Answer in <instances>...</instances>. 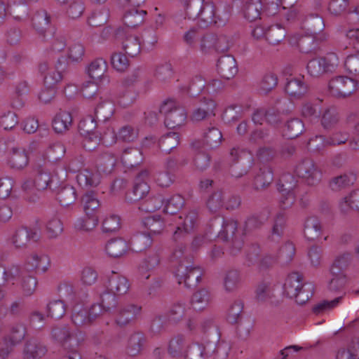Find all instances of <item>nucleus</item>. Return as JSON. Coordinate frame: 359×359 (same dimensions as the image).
Here are the masks:
<instances>
[{
    "mask_svg": "<svg viewBox=\"0 0 359 359\" xmlns=\"http://www.w3.org/2000/svg\"><path fill=\"white\" fill-rule=\"evenodd\" d=\"M180 143V135L175 132H170L163 135L158 140V147L161 151L169 154L177 148Z\"/></svg>",
    "mask_w": 359,
    "mask_h": 359,
    "instance_id": "36",
    "label": "nucleus"
},
{
    "mask_svg": "<svg viewBox=\"0 0 359 359\" xmlns=\"http://www.w3.org/2000/svg\"><path fill=\"white\" fill-rule=\"evenodd\" d=\"M143 154L138 148H127L122 154L121 161L126 168H133L140 165L143 161Z\"/></svg>",
    "mask_w": 359,
    "mask_h": 359,
    "instance_id": "32",
    "label": "nucleus"
},
{
    "mask_svg": "<svg viewBox=\"0 0 359 359\" xmlns=\"http://www.w3.org/2000/svg\"><path fill=\"white\" fill-rule=\"evenodd\" d=\"M304 130V125L299 118H292L285 123L283 129V136L287 139H294L299 137Z\"/></svg>",
    "mask_w": 359,
    "mask_h": 359,
    "instance_id": "45",
    "label": "nucleus"
},
{
    "mask_svg": "<svg viewBox=\"0 0 359 359\" xmlns=\"http://www.w3.org/2000/svg\"><path fill=\"white\" fill-rule=\"evenodd\" d=\"M339 65V57L334 53L310 60L306 65L308 74L315 78L322 77L335 72Z\"/></svg>",
    "mask_w": 359,
    "mask_h": 359,
    "instance_id": "6",
    "label": "nucleus"
},
{
    "mask_svg": "<svg viewBox=\"0 0 359 359\" xmlns=\"http://www.w3.org/2000/svg\"><path fill=\"white\" fill-rule=\"evenodd\" d=\"M47 352L46 346L36 339H30L25 345L23 351L24 359H40Z\"/></svg>",
    "mask_w": 359,
    "mask_h": 359,
    "instance_id": "26",
    "label": "nucleus"
},
{
    "mask_svg": "<svg viewBox=\"0 0 359 359\" xmlns=\"http://www.w3.org/2000/svg\"><path fill=\"white\" fill-rule=\"evenodd\" d=\"M242 284V276L237 269L228 270L224 276L223 285L226 292H234Z\"/></svg>",
    "mask_w": 359,
    "mask_h": 359,
    "instance_id": "29",
    "label": "nucleus"
},
{
    "mask_svg": "<svg viewBox=\"0 0 359 359\" xmlns=\"http://www.w3.org/2000/svg\"><path fill=\"white\" fill-rule=\"evenodd\" d=\"M217 69L220 76L227 80L233 78L238 73L237 62L231 55H225L217 60Z\"/></svg>",
    "mask_w": 359,
    "mask_h": 359,
    "instance_id": "18",
    "label": "nucleus"
},
{
    "mask_svg": "<svg viewBox=\"0 0 359 359\" xmlns=\"http://www.w3.org/2000/svg\"><path fill=\"white\" fill-rule=\"evenodd\" d=\"M22 190L24 192L26 200L29 202L34 203L39 198L40 193L41 192L34 180L27 179L22 184Z\"/></svg>",
    "mask_w": 359,
    "mask_h": 359,
    "instance_id": "63",
    "label": "nucleus"
},
{
    "mask_svg": "<svg viewBox=\"0 0 359 359\" xmlns=\"http://www.w3.org/2000/svg\"><path fill=\"white\" fill-rule=\"evenodd\" d=\"M41 231L36 227L21 226L16 229L12 237V243L17 249L26 248L30 241L37 242Z\"/></svg>",
    "mask_w": 359,
    "mask_h": 359,
    "instance_id": "15",
    "label": "nucleus"
},
{
    "mask_svg": "<svg viewBox=\"0 0 359 359\" xmlns=\"http://www.w3.org/2000/svg\"><path fill=\"white\" fill-rule=\"evenodd\" d=\"M330 93L337 97L350 96L357 90V81L345 76L332 79L329 83Z\"/></svg>",
    "mask_w": 359,
    "mask_h": 359,
    "instance_id": "13",
    "label": "nucleus"
},
{
    "mask_svg": "<svg viewBox=\"0 0 359 359\" xmlns=\"http://www.w3.org/2000/svg\"><path fill=\"white\" fill-rule=\"evenodd\" d=\"M114 324L120 329H124L135 324L142 313V306L128 303L118 306L114 311Z\"/></svg>",
    "mask_w": 359,
    "mask_h": 359,
    "instance_id": "8",
    "label": "nucleus"
},
{
    "mask_svg": "<svg viewBox=\"0 0 359 359\" xmlns=\"http://www.w3.org/2000/svg\"><path fill=\"white\" fill-rule=\"evenodd\" d=\"M76 180L81 187H95L100 182V175L95 170L85 168L79 172Z\"/></svg>",
    "mask_w": 359,
    "mask_h": 359,
    "instance_id": "27",
    "label": "nucleus"
},
{
    "mask_svg": "<svg viewBox=\"0 0 359 359\" xmlns=\"http://www.w3.org/2000/svg\"><path fill=\"white\" fill-rule=\"evenodd\" d=\"M168 219L162 218L160 215L149 216L144 219L143 225L153 233H160L164 229Z\"/></svg>",
    "mask_w": 359,
    "mask_h": 359,
    "instance_id": "53",
    "label": "nucleus"
},
{
    "mask_svg": "<svg viewBox=\"0 0 359 359\" xmlns=\"http://www.w3.org/2000/svg\"><path fill=\"white\" fill-rule=\"evenodd\" d=\"M244 303L241 299H236L230 305L228 311L226 319L231 324L238 323L243 318V310Z\"/></svg>",
    "mask_w": 359,
    "mask_h": 359,
    "instance_id": "58",
    "label": "nucleus"
},
{
    "mask_svg": "<svg viewBox=\"0 0 359 359\" xmlns=\"http://www.w3.org/2000/svg\"><path fill=\"white\" fill-rule=\"evenodd\" d=\"M267 221V216L264 215H255L250 216L245 222L243 233L248 234L259 229Z\"/></svg>",
    "mask_w": 359,
    "mask_h": 359,
    "instance_id": "62",
    "label": "nucleus"
},
{
    "mask_svg": "<svg viewBox=\"0 0 359 359\" xmlns=\"http://www.w3.org/2000/svg\"><path fill=\"white\" fill-rule=\"evenodd\" d=\"M72 321L76 327H83L92 323L88 309L80 305L74 307L72 313Z\"/></svg>",
    "mask_w": 359,
    "mask_h": 359,
    "instance_id": "55",
    "label": "nucleus"
},
{
    "mask_svg": "<svg viewBox=\"0 0 359 359\" xmlns=\"http://www.w3.org/2000/svg\"><path fill=\"white\" fill-rule=\"evenodd\" d=\"M187 310V305L184 303L177 302L170 306L165 316L170 324L177 325L184 319Z\"/></svg>",
    "mask_w": 359,
    "mask_h": 359,
    "instance_id": "38",
    "label": "nucleus"
},
{
    "mask_svg": "<svg viewBox=\"0 0 359 359\" xmlns=\"http://www.w3.org/2000/svg\"><path fill=\"white\" fill-rule=\"evenodd\" d=\"M47 316L55 319L62 318L66 313L67 306L63 300H53L47 305Z\"/></svg>",
    "mask_w": 359,
    "mask_h": 359,
    "instance_id": "60",
    "label": "nucleus"
},
{
    "mask_svg": "<svg viewBox=\"0 0 359 359\" xmlns=\"http://www.w3.org/2000/svg\"><path fill=\"white\" fill-rule=\"evenodd\" d=\"M146 14L144 10L131 9L125 13L123 22L128 27L135 28L143 23Z\"/></svg>",
    "mask_w": 359,
    "mask_h": 359,
    "instance_id": "48",
    "label": "nucleus"
},
{
    "mask_svg": "<svg viewBox=\"0 0 359 359\" xmlns=\"http://www.w3.org/2000/svg\"><path fill=\"white\" fill-rule=\"evenodd\" d=\"M297 175L304 179L306 183L309 186H316L318 184L322 179V172L315 162L306 158L301 161L295 168Z\"/></svg>",
    "mask_w": 359,
    "mask_h": 359,
    "instance_id": "11",
    "label": "nucleus"
},
{
    "mask_svg": "<svg viewBox=\"0 0 359 359\" xmlns=\"http://www.w3.org/2000/svg\"><path fill=\"white\" fill-rule=\"evenodd\" d=\"M159 111L165 114V125L170 129L184 125L187 119L185 109L174 100L165 101L160 107Z\"/></svg>",
    "mask_w": 359,
    "mask_h": 359,
    "instance_id": "7",
    "label": "nucleus"
},
{
    "mask_svg": "<svg viewBox=\"0 0 359 359\" xmlns=\"http://www.w3.org/2000/svg\"><path fill=\"white\" fill-rule=\"evenodd\" d=\"M231 346L225 341H208L207 351L212 359H228Z\"/></svg>",
    "mask_w": 359,
    "mask_h": 359,
    "instance_id": "25",
    "label": "nucleus"
},
{
    "mask_svg": "<svg viewBox=\"0 0 359 359\" xmlns=\"http://www.w3.org/2000/svg\"><path fill=\"white\" fill-rule=\"evenodd\" d=\"M323 227L320 219L316 216L308 217L304 224V236L310 241L319 239L323 233Z\"/></svg>",
    "mask_w": 359,
    "mask_h": 359,
    "instance_id": "21",
    "label": "nucleus"
},
{
    "mask_svg": "<svg viewBox=\"0 0 359 359\" xmlns=\"http://www.w3.org/2000/svg\"><path fill=\"white\" fill-rule=\"evenodd\" d=\"M6 273L8 276V278L11 280L13 284L17 279L18 276H34L36 272V265L32 264L29 261L26 259L25 264L22 266L20 265H11V266L6 268Z\"/></svg>",
    "mask_w": 359,
    "mask_h": 359,
    "instance_id": "28",
    "label": "nucleus"
},
{
    "mask_svg": "<svg viewBox=\"0 0 359 359\" xmlns=\"http://www.w3.org/2000/svg\"><path fill=\"white\" fill-rule=\"evenodd\" d=\"M226 193L223 190H217L208 198L206 205L210 212L216 213L224 206Z\"/></svg>",
    "mask_w": 359,
    "mask_h": 359,
    "instance_id": "44",
    "label": "nucleus"
},
{
    "mask_svg": "<svg viewBox=\"0 0 359 359\" xmlns=\"http://www.w3.org/2000/svg\"><path fill=\"white\" fill-rule=\"evenodd\" d=\"M203 137L206 147L215 149L219 146L222 140V132L214 125L211 124L204 130Z\"/></svg>",
    "mask_w": 359,
    "mask_h": 359,
    "instance_id": "35",
    "label": "nucleus"
},
{
    "mask_svg": "<svg viewBox=\"0 0 359 359\" xmlns=\"http://www.w3.org/2000/svg\"><path fill=\"white\" fill-rule=\"evenodd\" d=\"M107 70V63L102 58L92 61L88 67V74L94 80H103Z\"/></svg>",
    "mask_w": 359,
    "mask_h": 359,
    "instance_id": "40",
    "label": "nucleus"
},
{
    "mask_svg": "<svg viewBox=\"0 0 359 359\" xmlns=\"http://www.w3.org/2000/svg\"><path fill=\"white\" fill-rule=\"evenodd\" d=\"M68 62L67 60L61 57L57 59L55 65L50 68L47 62H41L38 65L39 74L43 78V84L45 88H53L64 79Z\"/></svg>",
    "mask_w": 359,
    "mask_h": 359,
    "instance_id": "5",
    "label": "nucleus"
},
{
    "mask_svg": "<svg viewBox=\"0 0 359 359\" xmlns=\"http://www.w3.org/2000/svg\"><path fill=\"white\" fill-rule=\"evenodd\" d=\"M339 116L337 109L330 107L325 109L321 117V125L324 129L331 130L339 122Z\"/></svg>",
    "mask_w": 359,
    "mask_h": 359,
    "instance_id": "57",
    "label": "nucleus"
},
{
    "mask_svg": "<svg viewBox=\"0 0 359 359\" xmlns=\"http://www.w3.org/2000/svg\"><path fill=\"white\" fill-rule=\"evenodd\" d=\"M314 285L312 283H304L303 276L298 272L288 275L284 283V294L294 299L299 305L306 303L313 295Z\"/></svg>",
    "mask_w": 359,
    "mask_h": 359,
    "instance_id": "2",
    "label": "nucleus"
},
{
    "mask_svg": "<svg viewBox=\"0 0 359 359\" xmlns=\"http://www.w3.org/2000/svg\"><path fill=\"white\" fill-rule=\"evenodd\" d=\"M33 27L40 34H43L48 27L50 15L45 10L36 12L32 18Z\"/></svg>",
    "mask_w": 359,
    "mask_h": 359,
    "instance_id": "56",
    "label": "nucleus"
},
{
    "mask_svg": "<svg viewBox=\"0 0 359 359\" xmlns=\"http://www.w3.org/2000/svg\"><path fill=\"white\" fill-rule=\"evenodd\" d=\"M208 341L204 343H193L189 345L185 355L186 359H207L209 358L207 351Z\"/></svg>",
    "mask_w": 359,
    "mask_h": 359,
    "instance_id": "47",
    "label": "nucleus"
},
{
    "mask_svg": "<svg viewBox=\"0 0 359 359\" xmlns=\"http://www.w3.org/2000/svg\"><path fill=\"white\" fill-rule=\"evenodd\" d=\"M177 226L173 233V239L177 242L176 247L183 243L186 247L184 242L188 238L189 235L191 233L198 223V212L196 210H190L183 218L182 216L175 217Z\"/></svg>",
    "mask_w": 359,
    "mask_h": 359,
    "instance_id": "10",
    "label": "nucleus"
},
{
    "mask_svg": "<svg viewBox=\"0 0 359 359\" xmlns=\"http://www.w3.org/2000/svg\"><path fill=\"white\" fill-rule=\"evenodd\" d=\"M149 172L147 170L140 172L134 182L133 189L128 191L126 194L125 201L129 204H133L143 200L149 194L150 187L146 180L148 178Z\"/></svg>",
    "mask_w": 359,
    "mask_h": 359,
    "instance_id": "12",
    "label": "nucleus"
},
{
    "mask_svg": "<svg viewBox=\"0 0 359 359\" xmlns=\"http://www.w3.org/2000/svg\"><path fill=\"white\" fill-rule=\"evenodd\" d=\"M289 43L296 46L303 53H309L318 48V41L316 35L309 34L306 35L295 34L289 37Z\"/></svg>",
    "mask_w": 359,
    "mask_h": 359,
    "instance_id": "16",
    "label": "nucleus"
},
{
    "mask_svg": "<svg viewBox=\"0 0 359 359\" xmlns=\"http://www.w3.org/2000/svg\"><path fill=\"white\" fill-rule=\"evenodd\" d=\"M273 181V173L271 168H262L255 177L253 187L257 191L264 190Z\"/></svg>",
    "mask_w": 359,
    "mask_h": 359,
    "instance_id": "34",
    "label": "nucleus"
},
{
    "mask_svg": "<svg viewBox=\"0 0 359 359\" xmlns=\"http://www.w3.org/2000/svg\"><path fill=\"white\" fill-rule=\"evenodd\" d=\"M230 156L233 161L241 158L245 163L243 165L241 163L231 166L230 172L233 177L240 178L250 171L253 165V158L248 152L239 147H233L231 149Z\"/></svg>",
    "mask_w": 359,
    "mask_h": 359,
    "instance_id": "14",
    "label": "nucleus"
},
{
    "mask_svg": "<svg viewBox=\"0 0 359 359\" xmlns=\"http://www.w3.org/2000/svg\"><path fill=\"white\" fill-rule=\"evenodd\" d=\"M356 180V175L353 172L344 173L333 177L330 182V187L333 191H340L352 186Z\"/></svg>",
    "mask_w": 359,
    "mask_h": 359,
    "instance_id": "39",
    "label": "nucleus"
},
{
    "mask_svg": "<svg viewBox=\"0 0 359 359\" xmlns=\"http://www.w3.org/2000/svg\"><path fill=\"white\" fill-rule=\"evenodd\" d=\"M28 163V156L25 150L21 148L13 147L11 149L9 158V164L11 168L22 169Z\"/></svg>",
    "mask_w": 359,
    "mask_h": 359,
    "instance_id": "51",
    "label": "nucleus"
},
{
    "mask_svg": "<svg viewBox=\"0 0 359 359\" xmlns=\"http://www.w3.org/2000/svg\"><path fill=\"white\" fill-rule=\"evenodd\" d=\"M128 248L127 242L121 238L110 240L105 248L107 254L114 258L123 255L127 252Z\"/></svg>",
    "mask_w": 359,
    "mask_h": 359,
    "instance_id": "42",
    "label": "nucleus"
},
{
    "mask_svg": "<svg viewBox=\"0 0 359 359\" xmlns=\"http://www.w3.org/2000/svg\"><path fill=\"white\" fill-rule=\"evenodd\" d=\"M76 191L72 186L65 185L60 188L57 194V200L63 207H69L76 202Z\"/></svg>",
    "mask_w": 359,
    "mask_h": 359,
    "instance_id": "41",
    "label": "nucleus"
},
{
    "mask_svg": "<svg viewBox=\"0 0 359 359\" xmlns=\"http://www.w3.org/2000/svg\"><path fill=\"white\" fill-rule=\"evenodd\" d=\"M186 250L183 243L175 247L170 262L178 283H184L185 287L191 288L200 282L203 273L200 267L194 266L192 257L185 255Z\"/></svg>",
    "mask_w": 359,
    "mask_h": 359,
    "instance_id": "1",
    "label": "nucleus"
},
{
    "mask_svg": "<svg viewBox=\"0 0 359 359\" xmlns=\"http://www.w3.org/2000/svg\"><path fill=\"white\" fill-rule=\"evenodd\" d=\"M238 223L231 218H223L222 229L218 233V237L228 243L229 252L232 255H236L241 252L244 241L243 235L238 230Z\"/></svg>",
    "mask_w": 359,
    "mask_h": 359,
    "instance_id": "4",
    "label": "nucleus"
},
{
    "mask_svg": "<svg viewBox=\"0 0 359 359\" xmlns=\"http://www.w3.org/2000/svg\"><path fill=\"white\" fill-rule=\"evenodd\" d=\"M147 341V337L142 332H133L127 339L126 353L132 357L141 354L145 347Z\"/></svg>",
    "mask_w": 359,
    "mask_h": 359,
    "instance_id": "17",
    "label": "nucleus"
},
{
    "mask_svg": "<svg viewBox=\"0 0 359 359\" xmlns=\"http://www.w3.org/2000/svg\"><path fill=\"white\" fill-rule=\"evenodd\" d=\"M302 28L310 34L316 35L325 28L323 17L318 13H310L302 19Z\"/></svg>",
    "mask_w": 359,
    "mask_h": 359,
    "instance_id": "22",
    "label": "nucleus"
},
{
    "mask_svg": "<svg viewBox=\"0 0 359 359\" xmlns=\"http://www.w3.org/2000/svg\"><path fill=\"white\" fill-rule=\"evenodd\" d=\"M152 239L150 234L140 233L133 236L130 240V248L136 252H141L151 246Z\"/></svg>",
    "mask_w": 359,
    "mask_h": 359,
    "instance_id": "52",
    "label": "nucleus"
},
{
    "mask_svg": "<svg viewBox=\"0 0 359 359\" xmlns=\"http://www.w3.org/2000/svg\"><path fill=\"white\" fill-rule=\"evenodd\" d=\"M187 347L186 338L183 334L174 336L169 341L168 351L172 357L182 355Z\"/></svg>",
    "mask_w": 359,
    "mask_h": 359,
    "instance_id": "49",
    "label": "nucleus"
},
{
    "mask_svg": "<svg viewBox=\"0 0 359 359\" xmlns=\"http://www.w3.org/2000/svg\"><path fill=\"white\" fill-rule=\"evenodd\" d=\"M118 34L122 35V48L125 53L130 57L138 55L142 49V41L139 36L123 34L118 31Z\"/></svg>",
    "mask_w": 359,
    "mask_h": 359,
    "instance_id": "23",
    "label": "nucleus"
},
{
    "mask_svg": "<svg viewBox=\"0 0 359 359\" xmlns=\"http://www.w3.org/2000/svg\"><path fill=\"white\" fill-rule=\"evenodd\" d=\"M206 81L201 76H196L191 81L187 92L191 97L199 96L201 93L206 94Z\"/></svg>",
    "mask_w": 359,
    "mask_h": 359,
    "instance_id": "59",
    "label": "nucleus"
},
{
    "mask_svg": "<svg viewBox=\"0 0 359 359\" xmlns=\"http://www.w3.org/2000/svg\"><path fill=\"white\" fill-rule=\"evenodd\" d=\"M210 301V294L205 288L194 292L191 297V305L195 311H202L206 308Z\"/></svg>",
    "mask_w": 359,
    "mask_h": 359,
    "instance_id": "46",
    "label": "nucleus"
},
{
    "mask_svg": "<svg viewBox=\"0 0 359 359\" xmlns=\"http://www.w3.org/2000/svg\"><path fill=\"white\" fill-rule=\"evenodd\" d=\"M245 18L250 21H255L260 18L262 11L261 0H247L243 5Z\"/></svg>",
    "mask_w": 359,
    "mask_h": 359,
    "instance_id": "43",
    "label": "nucleus"
},
{
    "mask_svg": "<svg viewBox=\"0 0 359 359\" xmlns=\"http://www.w3.org/2000/svg\"><path fill=\"white\" fill-rule=\"evenodd\" d=\"M165 203V199L162 195L158 194L149 196L148 198L143 199L140 203L139 209L146 212H155L159 210Z\"/></svg>",
    "mask_w": 359,
    "mask_h": 359,
    "instance_id": "54",
    "label": "nucleus"
},
{
    "mask_svg": "<svg viewBox=\"0 0 359 359\" xmlns=\"http://www.w3.org/2000/svg\"><path fill=\"white\" fill-rule=\"evenodd\" d=\"M117 294L109 291L105 287V290L100 294L101 304L104 309L105 312H114L118 306Z\"/></svg>",
    "mask_w": 359,
    "mask_h": 359,
    "instance_id": "61",
    "label": "nucleus"
},
{
    "mask_svg": "<svg viewBox=\"0 0 359 359\" xmlns=\"http://www.w3.org/2000/svg\"><path fill=\"white\" fill-rule=\"evenodd\" d=\"M217 106L216 102H209L208 106L205 107V110L196 107L190 114V120L193 123H199L214 117L216 114L215 110Z\"/></svg>",
    "mask_w": 359,
    "mask_h": 359,
    "instance_id": "31",
    "label": "nucleus"
},
{
    "mask_svg": "<svg viewBox=\"0 0 359 359\" xmlns=\"http://www.w3.org/2000/svg\"><path fill=\"white\" fill-rule=\"evenodd\" d=\"M51 337L65 348H78L83 340L81 332L66 325L54 327L51 330Z\"/></svg>",
    "mask_w": 359,
    "mask_h": 359,
    "instance_id": "9",
    "label": "nucleus"
},
{
    "mask_svg": "<svg viewBox=\"0 0 359 359\" xmlns=\"http://www.w3.org/2000/svg\"><path fill=\"white\" fill-rule=\"evenodd\" d=\"M287 34V28L280 24L267 27L266 41L271 45L276 46L283 41Z\"/></svg>",
    "mask_w": 359,
    "mask_h": 359,
    "instance_id": "30",
    "label": "nucleus"
},
{
    "mask_svg": "<svg viewBox=\"0 0 359 359\" xmlns=\"http://www.w3.org/2000/svg\"><path fill=\"white\" fill-rule=\"evenodd\" d=\"M289 102L286 99H277L274 107L265 109V120L272 126H276L280 122V114L287 112L290 109L285 108Z\"/></svg>",
    "mask_w": 359,
    "mask_h": 359,
    "instance_id": "24",
    "label": "nucleus"
},
{
    "mask_svg": "<svg viewBox=\"0 0 359 359\" xmlns=\"http://www.w3.org/2000/svg\"><path fill=\"white\" fill-rule=\"evenodd\" d=\"M83 210L87 216H96L100 207V202L94 191H87L82 197Z\"/></svg>",
    "mask_w": 359,
    "mask_h": 359,
    "instance_id": "33",
    "label": "nucleus"
},
{
    "mask_svg": "<svg viewBox=\"0 0 359 359\" xmlns=\"http://www.w3.org/2000/svg\"><path fill=\"white\" fill-rule=\"evenodd\" d=\"M184 203V198L181 195L175 194L164 203V212L170 215H175L183 208Z\"/></svg>",
    "mask_w": 359,
    "mask_h": 359,
    "instance_id": "64",
    "label": "nucleus"
},
{
    "mask_svg": "<svg viewBox=\"0 0 359 359\" xmlns=\"http://www.w3.org/2000/svg\"><path fill=\"white\" fill-rule=\"evenodd\" d=\"M285 90L294 99H300L308 91V85L304 81V76L294 77L287 79Z\"/></svg>",
    "mask_w": 359,
    "mask_h": 359,
    "instance_id": "20",
    "label": "nucleus"
},
{
    "mask_svg": "<svg viewBox=\"0 0 359 359\" xmlns=\"http://www.w3.org/2000/svg\"><path fill=\"white\" fill-rule=\"evenodd\" d=\"M104 286L107 290L117 294V296H121L125 294L128 291L130 284L125 276L112 271L111 275L108 276Z\"/></svg>",
    "mask_w": 359,
    "mask_h": 359,
    "instance_id": "19",
    "label": "nucleus"
},
{
    "mask_svg": "<svg viewBox=\"0 0 359 359\" xmlns=\"http://www.w3.org/2000/svg\"><path fill=\"white\" fill-rule=\"evenodd\" d=\"M72 124V117L69 112L63 111L56 114L53 120V128L57 133H64Z\"/></svg>",
    "mask_w": 359,
    "mask_h": 359,
    "instance_id": "37",
    "label": "nucleus"
},
{
    "mask_svg": "<svg viewBox=\"0 0 359 359\" xmlns=\"http://www.w3.org/2000/svg\"><path fill=\"white\" fill-rule=\"evenodd\" d=\"M114 111V104L111 101L106 100L96 107L93 116L99 122H105L113 115Z\"/></svg>",
    "mask_w": 359,
    "mask_h": 359,
    "instance_id": "50",
    "label": "nucleus"
},
{
    "mask_svg": "<svg viewBox=\"0 0 359 359\" xmlns=\"http://www.w3.org/2000/svg\"><path fill=\"white\" fill-rule=\"evenodd\" d=\"M231 10L228 4L217 8L213 2L204 1L197 19L203 22L205 26H224L229 20Z\"/></svg>",
    "mask_w": 359,
    "mask_h": 359,
    "instance_id": "3",
    "label": "nucleus"
}]
</instances>
